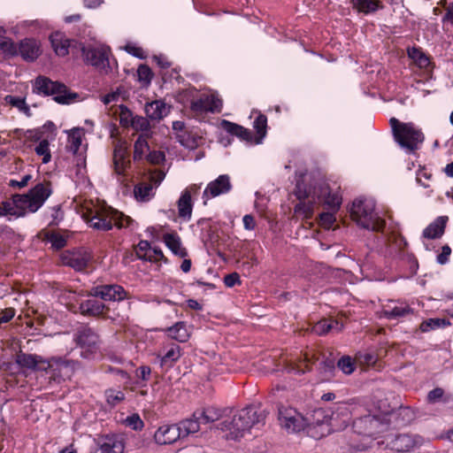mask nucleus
Wrapping results in <instances>:
<instances>
[{
	"label": "nucleus",
	"instance_id": "50",
	"mask_svg": "<svg viewBox=\"0 0 453 453\" xmlns=\"http://www.w3.org/2000/svg\"><path fill=\"white\" fill-rule=\"evenodd\" d=\"M36 154L38 156H42V163L47 164L51 159V154L50 150V143L48 140L43 139L42 140L39 144L35 149Z\"/></svg>",
	"mask_w": 453,
	"mask_h": 453
},
{
	"label": "nucleus",
	"instance_id": "43",
	"mask_svg": "<svg viewBox=\"0 0 453 453\" xmlns=\"http://www.w3.org/2000/svg\"><path fill=\"white\" fill-rule=\"evenodd\" d=\"M318 359L314 356H310L309 353L303 355V359H299L298 362L292 368L296 373L303 374L311 370V366L315 364Z\"/></svg>",
	"mask_w": 453,
	"mask_h": 453
},
{
	"label": "nucleus",
	"instance_id": "37",
	"mask_svg": "<svg viewBox=\"0 0 453 453\" xmlns=\"http://www.w3.org/2000/svg\"><path fill=\"white\" fill-rule=\"evenodd\" d=\"M306 418L309 421L307 427L322 426L324 425L331 426L330 413L323 408L315 409L311 417Z\"/></svg>",
	"mask_w": 453,
	"mask_h": 453
},
{
	"label": "nucleus",
	"instance_id": "33",
	"mask_svg": "<svg viewBox=\"0 0 453 453\" xmlns=\"http://www.w3.org/2000/svg\"><path fill=\"white\" fill-rule=\"evenodd\" d=\"M168 336L179 342H186L190 337V332L186 322L179 321L165 330Z\"/></svg>",
	"mask_w": 453,
	"mask_h": 453
},
{
	"label": "nucleus",
	"instance_id": "48",
	"mask_svg": "<svg viewBox=\"0 0 453 453\" xmlns=\"http://www.w3.org/2000/svg\"><path fill=\"white\" fill-rule=\"evenodd\" d=\"M106 402L111 406H116L125 400V394L121 390L114 388L106 389L104 392Z\"/></svg>",
	"mask_w": 453,
	"mask_h": 453
},
{
	"label": "nucleus",
	"instance_id": "5",
	"mask_svg": "<svg viewBox=\"0 0 453 453\" xmlns=\"http://www.w3.org/2000/svg\"><path fill=\"white\" fill-rule=\"evenodd\" d=\"M32 91L43 96H53V100L59 104H70L79 95L72 92L64 83L52 81L49 77L39 75L33 81Z\"/></svg>",
	"mask_w": 453,
	"mask_h": 453
},
{
	"label": "nucleus",
	"instance_id": "38",
	"mask_svg": "<svg viewBox=\"0 0 453 453\" xmlns=\"http://www.w3.org/2000/svg\"><path fill=\"white\" fill-rule=\"evenodd\" d=\"M342 326L343 325L340 324L337 319H323L314 325L312 331L319 335H324L329 333L332 329L341 331Z\"/></svg>",
	"mask_w": 453,
	"mask_h": 453
},
{
	"label": "nucleus",
	"instance_id": "1",
	"mask_svg": "<svg viewBox=\"0 0 453 453\" xmlns=\"http://www.w3.org/2000/svg\"><path fill=\"white\" fill-rule=\"evenodd\" d=\"M82 218L90 227L104 232L112 229L113 226L127 227L133 221L130 217L110 206L97 205L86 208Z\"/></svg>",
	"mask_w": 453,
	"mask_h": 453
},
{
	"label": "nucleus",
	"instance_id": "36",
	"mask_svg": "<svg viewBox=\"0 0 453 453\" xmlns=\"http://www.w3.org/2000/svg\"><path fill=\"white\" fill-rule=\"evenodd\" d=\"M415 441L410 434H403L395 436L391 441V449L397 452H408L415 446Z\"/></svg>",
	"mask_w": 453,
	"mask_h": 453
},
{
	"label": "nucleus",
	"instance_id": "49",
	"mask_svg": "<svg viewBox=\"0 0 453 453\" xmlns=\"http://www.w3.org/2000/svg\"><path fill=\"white\" fill-rule=\"evenodd\" d=\"M46 240L50 242L52 248L56 250H59L66 245L65 237L56 232L48 233Z\"/></svg>",
	"mask_w": 453,
	"mask_h": 453
},
{
	"label": "nucleus",
	"instance_id": "10",
	"mask_svg": "<svg viewBox=\"0 0 453 453\" xmlns=\"http://www.w3.org/2000/svg\"><path fill=\"white\" fill-rule=\"evenodd\" d=\"M77 346L81 349V356L86 359L94 358L101 345L100 335L95 328L88 325L79 326L73 335Z\"/></svg>",
	"mask_w": 453,
	"mask_h": 453
},
{
	"label": "nucleus",
	"instance_id": "52",
	"mask_svg": "<svg viewBox=\"0 0 453 453\" xmlns=\"http://www.w3.org/2000/svg\"><path fill=\"white\" fill-rule=\"evenodd\" d=\"M138 80L143 82L144 85H149L153 78V73L149 65L142 64L137 69Z\"/></svg>",
	"mask_w": 453,
	"mask_h": 453
},
{
	"label": "nucleus",
	"instance_id": "35",
	"mask_svg": "<svg viewBox=\"0 0 453 453\" xmlns=\"http://www.w3.org/2000/svg\"><path fill=\"white\" fill-rule=\"evenodd\" d=\"M147 118L151 120H160L167 115L165 104L161 100H155L145 105Z\"/></svg>",
	"mask_w": 453,
	"mask_h": 453
},
{
	"label": "nucleus",
	"instance_id": "19",
	"mask_svg": "<svg viewBox=\"0 0 453 453\" xmlns=\"http://www.w3.org/2000/svg\"><path fill=\"white\" fill-rule=\"evenodd\" d=\"M126 142L119 140L114 144L113 169L116 174L125 176L127 169L131 167Z\"/></svg>",
	"mask_w": 453,
	"mask_h": 453
},
{
	"label": "nucleus",
	"instance_id": "53",
	"mask_svg": "<svg viewBox=\"0 0 453 453\" xmlns=\"http://www.w3.org/2000/svg\"><path fill=\"white\" fill-rule=\"evenodd\" d=\"M337 365L339 369L342 370L345 374H351L356 368L354 360L349 356L341 357L337 363Z\"/></svg>",
	"mask_w": 453,
	"mask_h": 453
},
{
	"label": "nucleus",
	"instance_id": "15",
	"mask_svg": "<svg viewBox=\"0 0 453 453\" xmlns=\"http://www.w3.org/2000/svg\"><path fill=\"white\" fill-rule=\"evenodd\" d=\"M222 106L223 102L217 94H203L190 103V110L196 115L220 112Z\"/></svg>",
	"mask_w": 453,
	"mask_h": 453
},
{
	"label": "nucleus",
	"instance_id": "51",
	"mask_svg": "<svg viewBox=\"0 0 453 453\" xmlns=\"http://www.w3.org/2000/svg\"><path fill=\"white\" fill-rule=\"evenodd\" d=\"M443 30H449L453 27V3L444 5V14L441 18Z\"/></svg>",
	"mask_w": 453,
	"mask_h": 453
},
{
	"label": "nucleus",
	"instance_id": "16",
	"mask_svg": "<svg viewBox=\"0 0 453 453\" xmlns=\"http://www.w3.org/2000/svg\"><path fill=\"white\" fill-rule=\"evenodd\" d=\"M88 296L100 297L104 301H123L127 298L128 293L118 284L97 285L88 292Z\"/></svg>",
	"mask_w": 453,
	"mask_h": 453
},
{
	"label": "nucleus",
	"instance_id": "25",
	"mask_svg": "<svg viewBox=\"0 0 453 453\" xmlns=\"http://www.w3.org/2000/svg\"><path fill=\"white\" fill-rule=\"evenodd\" d=\"M181 348L172 343L163 355H158L157 359L163 372H168L181 357Z\"/></svg>",
	"mask_w": 453,
	"mask_h": 453
},
{
	"label": "nucleus",
	"instance_id": "46",
	"mask_svg": "<svg viewBox=\"0 0 453 453\" xmlns=\"http://www.w3.org/2000/svg\"><path fill=\"white\" fill-rule=\"evenodd\" d=\"M151 375V369L148 365H142L135 370L136 380L134 384L140 388L146 387V383L150 380Z\"/></svg>",
	"mask_w": 453,
	"mask_h": 453
},
{
	"label": "nucleus",
	"instance_id": "22",
	"mask_svg": "<svg viewBox=\"0 0 453 453\" xmlns=\"http://www.w3.org/2000/svg\"><path fill=\"white\" fill-rule=\"evenodd\" d=\"M81 313L87 317H106L110 309L102 301L89 298L82 301L79 305Z\"/></svg>",
	"mask_w": 453,
	"mask_h": 453
},
{
	"label": "nucleus",
	"instance_id": "28",
	"mask_svg": "<svg viewBox=\"0 0 453 453\" xmlns=\"http://www.w3.org/2000/svg\"><path fill=\"white\" fill-rule=\"evenodd\" d=\"M221 127L226 132H227L231 135L240 138L242 141H253L252 132L241 125L231 122L229 120L223 119L221 121Z\"/></svg>",
	"mask_w": 453,
	"mask_h": 453
},
{
	"label": "nucleus",
	"instance_id": "21",
	"mask_svg": "<svg viewBox=\"0 0 453 453\" xmlns=\"http://www.w3.org/2000/svg\"><path fill=\"white\" fill-rule=\"evenodd\" d=\"M201 188L200 185L192 184L186 188L180 195L178 200V211L179 216L184 219H189L192 214V194H198Z\"/></svg>",
	"mask_w": 453,
	"mask_h": 453
},
{
	"label": "nucleus",
	"instance_id": "27",
	"mask_svg": "<svg viewBox=\"0 0 453 453\" xmlns=\"http://www.w3.org/2000/svg\"><path fill=\"white\" fill-rule=\"evenodd\" d=\"M163 242L165 246L177 257H188V250L182 246L181 239L176 232L165 233L163 234Z\"/></svg>",
	"mask_w": 453,
	"mask_h": 453
},
{
	"label": "nucleus",
	"instance_id": "34",
	"mask_svg": "<svg viewBox=\"0 0 453 453\" xmlns=\"http://www.w3.org/2000/svg\"><path fill=\"white\" fill-rule=\"evenodd\" d=\"M350 4L358 12L365 15L374 13L384 7L380 0H350Z\"/></svg>",
	"mask_w": 453,
	"mask_h": 453
},
{
	"label": "nucleus",
	"instance_id": "59",
	"mask_svg": "<svg viewBox=\"0 0 453 453\" xmlns=\"http://www.w3.org/2000/svg\"><path fill=\"white\" fill-rule=\"evenodd\" d=\"M125 424L135 431L142 430L144 426L143 421L141 419L137 413H134L127 417L125 419Z\"/></svg>",
	"mask_w": 453,
	"mask_h": 453
},
{
	"label": "nucleus",
	"instance_id": "42",
	"mask_svg": "<svg viewBox=\"0 0 453 453\" xmlns=\"http://www.w3.org/2000/svg\"><path fill=\"white\" fill-rule=\"evenodd\" d=\"M149 150L148 135H139L134 145V160H142Z\"/></svg>",
	"mask_w": 453,
	"mask_h": 453
},
{
	"label": "nucleus",
	"instance_id": "4",
	"mask_svg": "<svg viewBox=\"0 0 453 453\" xmlns=\"http://www.w3.org/2000/svg\"><path fill=\"white\" fill-rule=\"evenodd\" d=\"M389 124L394 141L408 155L417 156L425 142L422 130L412 122H401L391 118Z\"/></svg>",
	"mask_w": 453,
	"mask_h": 453
},
{
	"label": "nucleus",
	"instance_id": "12",
	"mask_svg": "<svg viewBox=\"0 0 453 453\" xmlns=\"http://www.w3.org/2000/svg\"><path fill=\"white\" fill-rule=\"evenodd\" d=\"M165 173L160 170L150 172L147 180L137 183L134 188V197L140 202H148L155 196V189L165 179Z\"/></svg>",
	"mask_w": 453,
	"mask_h": 453
},
{
	"label": "nucleus",
	"instance_id": "63",
	"mask_svg": "<svg viewBox=\"0 0 453 453\" xmlns=\"http://www.w3.org/2000/svg\"><path fill=\"white\" fill-rule=\"evenodd\" d=\"M224 283L228 288H233L236 284H241L240 275L237 273H233L224 277Z\"/></svg>",
	"mask_w": 453,
	"mask_h": 453
},
{
	"label": "nucleus",
	"instance_id": "6",
	"mask_svg": "<svg viewBox=\"0 0 453 453\" xmlns=\"http://www.w3.org/2000/svg\"><path fill=\"white\" fill-rule=\"evenodd\" d=\"M351 219L361 227L383 232L386 222L374 212V203L366 199H356L350 208Z\"/></svg>",
	"mask_w": 453,
	"mask_h": 453
},
{
	"label": "nucleus",
	"instance_id": "31",
	"mask_svg": "<svg viewBox=\"0 0 453 453\" xmlns=\"http://www.w3.org/2000/svg\"><path fill=\"white\" fill-rule=\"evenodd\" d=\"M408 56L413 60L418 68L426 72L433 69V63L430 58L422 50L421 48L412 47L408 49Z\"/></svg>",
	"mask_w": 453,
	"mask_h": 453
},
{
	"label": "nucleus",
	"instance_id": "18",
	"mask_svg": "<svg viewBox=\"0 0 453 453\" xmlns=\"http://www.w3.org/2000/svg\"><path fill=\"white\" fill-rule=\"evenodd\" d=\"M232 189L230 177L227 174H221L216 180L209 182L203 190V200L205 205L211 198L228 193Z\"/></svg>",
	"mask_w": 453,
	"mask_h": 453
},
{
	"label": "nucleus",
	"instance_id": "17",
	"mask_svg": "<svg viewBox=\"0 0 453 453\" xmlns=\"http://www.w3.org/2000/svg\"><path fill=\"white\" fill-rule=\"evenodd\" d=\"M61 263L73 268L76 272L85 271L90 261L91 256L83 250H65L60 255Z\"/></svg>",
	"mask_w": 453,
	"mask_h": 453
},
{
	"label": "nucleus",
	"instance_id": "24",
	"mask_svg": "<svg viewBox=\"0 0 453 453\" xmlns=\"http://www.w3.org/2000/svg\"><path fill=\"white\" fill-rule=\"evenodd\" d=\"M40 43L33 38H25L18 45V55L27 62H34L41 55Z\"/></svg>",
	"mask_w": 453,
	"mask_h": 453
},
{
	"label": "nucleus",
	"instance_id": "8",
	"mask_svg": "<svg viewBox=\"0 0 453 453\" xmlns=\"http://www.w3.org/2000/svg\"><path fill=\"white\" fill-rule=\"evenodd\" d=\"M52 194L51 182L43 180L26 194H15L18 203L23 204L27 212H36Z\"/></svg>",
	"mask_w": 453,
	"mask_h": 453
},
{
	"label": "nucleus",
	"instance_id": "57",
	"mask_svg": "<svg viewBox=\"0 0 453 453\" xmlns=\"http://www.w3.org/2000/svg\"><path fill=\"white\" fill-rule=\"evenodd\" d=\"M122 445L116 442H104L94 453H121Z\"/></svg>",
	"mask_w": 453,
	"mask_h": 453
},
{
	"label": "nucleus",
	"instance_id": "26",
	"mask_svg": "<svg viewBox=\"0 0 453 453\" xmlns=\"http://www.w3.org/2000/svg\"><path fill=\"white\" fill-rule=\"evenodd\" d=\"M198 224L203 226L201 232V240L205 246L214 248L219 244V235L218 227L210 224L209 219H203L198 221Z\"/></svg>",
	"mask_w": 453,
	"mask_h": 453
},
{
	"label": "nucleus",
	"instance_id": "20",
	"mask_svg": "<svg viewBox=\"0 0 453 453\" xmlns=\"http://www.w3.org/2000/svg\"><path fill=\"white\" fill-rule=\"evenodd\" d=\"M222 417V411L220 409L214 406H207L196 410L190 418H187L188 421L195 422L198 430L200 429L201 424H209L219 420Z\"/></svg>",
	"mask_w": 453,
	"mask_h": 453
},
{
	"label": "nucleus",
	"instance_id": "39",
	"mask_svg": "<svg viewBox=\"0 0 453 453\" xmlns=\"http://www.w3.org/2000/svg\"><path fill=\"white\" fill-rule=\"evenodd\" d=\"M300 202L296 204L294 211L298 216H303L306 219H310L313 216L314 205L318 202H313L312 197H305L299 200Z\"/></svg>",
	"mask_w": 453,
	"mask_h": 453
},
{
	"label": "nucleus",
	"instance_id": "45",
	"mask_svg": "<svg viewBox=\"0 0 453 453\" xmlns=\"http://www.w3.org/2000/svg\"><path fill=\"white\" fill-rule=\"evenodd\" d=\"M139 258L153 263L159 261H163L164 263L168 262V259L165 257L162 250L158 247H150V251L145 252L143 255L139 253Z\"/></svg>",
	"mask_w": 453,
	"mask_h": 453
},
{
	"label": "nucleus",
	"instance_id": "30",
	"mask_svg": "<svg viewBox=\"0 0 453 453\" xmlns=\"http://www.w3.org/2000/svg\"><path fill=\"white\" fill-rule=\"evenodd\" d=\"M27 211L23 204L18 203L15 195L12 196V201L6 200L0 203V217L1 216H15L17 218L24 217Z\"/></svg>",
	"mask_w": 453,
	"mask_h": 453
},
{
	"label": "nucleus",
	"instance_id": "47",
	"mask_svg": "<svg viewBox=\"0 0 453 453\" xmlns=\"http://www.w3.org/2000/svg\"><path fill=\"white\" fill-rule=\"evenodd\" d=\"M0 50L7 57L18 56V45L7 37L0 39Z\"/></svg>",
	"mask_w": 453,
	"mask_h": 453
},
{
	"label": "nucleus",
	"instance_id": "55",
	"mask_svg": "<svg viewBox=\"0 0 453 453\" xmlns=\"http://www.w3.org/2000/svg\"><path fill=\"white\" fill-rule=\"evenodd\" d=\"M336 212L337 211H330L320 213L319 214L320 225L323 227L327 228V229L331 228L336 220V218H335Z\"/></svg>",
	"mask_w": 453,
	"mask_h": 453
},
{
	"label": "nucleus",
	"instance_id": "64",
	"mask_svg": "<svg viewBox=\"0 0 453 453\" xmlns=\"http://www.w3.org/2000/svg\"><path fill=\"white\" fill-rule=\"evenodd\" d=\"M15 313H16L15 309L12 308V307L1 310L0 323L3 324V323L9 322L15 316Z\"/></svg>",
	"mask_w": 453,
	"mask_h": 453
},
{
	"label": "nucleus",
	"instance_id": "13",
	"mask_svg": "<svg viewBox=\"0 0 453 453\" xmlns=\"http://www.w3.org/2000/svg\"><path fill=\"white\" fill-rule=\"evenodd\" d=\"M279 421L281 427L288 433L300 432L306 428L309 424L307 418L291 407H280L279 409Z\"/></svg>",
	"mask_w": 453,
	"mask_h": 453
},
{
	"label": "nucleus",
	"instance_id": "56",
	"mask_svg": "<svg viewBox=\"0 0 453 453\" xmlns=\"http://www.w3.org/2000/svg\"><path fill=\"white\" fill-rule=\"evenodd\" d=\"M131 127L136 131H149L150 124L147 118L142 116H134L132 120Z\"/></svg>",
	"mask_w": 453,
	"mask_h": 453
},
{
	"label": "nucleus",
	"instance_id": "29",
	"mask_svg": "<svg viewBox=\"0 0 453 453\" xmlns=\"http://www.w3.org/2000/svg\"><path fill=\"white\" fill-rule=\"evenodd\" d=\"M448 219L447 216L438 217L424 229L423 236L427 239L440 238L444 234Z\"/></svg>",
	"mask_w": 453,
	"mask_h": 453
},
{
	"label": "nucleus",
	"instance_id": "32",
	"mask_svg": "<svg viewBox=\"0 0 453 453\" xmlns=\"http://www.w3.org/2000/svg\"><path fill=\"white\" fill-rule=\"evenodd\" d=\"M50 41L55 53L59 57H65L69 54L71 41L63 34L56 32L50 35Z\"/></svg>",
	"mask_w": 453,
	"mask_h": 453
},
{
	"label": "nucleus",
	"instance_id": "54",
	"mask_svg": "<svg viewBox=\"0 0 453 453\" xmlns=\"http://www.w3.org/2000/svg\"><path fill=\"white\" fill-rule=\"evenodd\" d=\"M422 179H425L427 181L432 180L433 179V173L432 172L426 168V166H420L419 169L417 172L416 174V180L418 183H419L424 188H429L430 185L427 182H425L422 180Z\"/></svg>",
	"mask_w": 453,
	"mask_h": 453
},
{
	"label": "nucleus",
	"instance_id": "2",
	"mask_svg": "<svg viewBox=\"0 0 453 453\" xmlns=\"http://www.w3.org/2000/svg\"><path fill=\"white\" fill-rule=\"evenodd\" d=\"M266 413L260 408L250 405L239 411L230 421L225 420L219 424V429L228 431L226 439L236 440L244 435L255 426L265 425Z\"/></svg>",
	"mask_w": 453,
	"mask_h": 453
},
{
	"label": "nucleus",
	"instance_id": "58",
	"mask_svg": "<svg viewBox=\"0 0 453 453\" xmlns=\"http://www.w3.org/2000/svg\"><path fill=\"white\" fill-rule=\"evenodd\" d=\"M442 324H444L443 319H429L427 320L423 321L420 324V330L422 332H429L430 330H434L439 328Z\"/></svg>",
	"mask_w": 453,
	"mask_h": 453
},
{
	"label": "nucleus",
	"instance_id": "3",
	"mask_svg": "<svg viewBox=\"0 0 453 453\" xmlns=\"http://www.w3.org/2000/svg\"><path fill=\"white\" fill-rule=\"evenodd\" d=\"M294 194L298 200L312 197L313 202L323 203L333 211H338L342 204V196L339 192H332L326 184L317 186L311 180L308 181L304 175L297 179Z\"/></svg>",
	"mask_w": 453,
	"mask_h": 453
},
{
	"label": "nucleus",
	"instance_id": "7",
	"mask_svg": "<svg viewBox=\"0 0 453 453\" xmlns=\"http://www.w3.org/2000/svg\"><path fill=\"white\" fill-rule=\"evenodd\" d=\"M16 364L21 368L52 372V376H60V370L68 366V361L61 357L44 359L35 354H27L19 350L15 356Z\"/></svg>",
	"mask_w": 453,
	"mask_h": 453
},
{
	"label": "nucleus",
	"instance_id": "60",
	"mask_svg": "<svg viewBox=\"0 0 453 453\" xmlns=\"http://www.w3.org/2000/svg\"><path fill=\"white\" fill-rule=\"evenodd\" d=\"M134 118L132 111L127 106H120L119 122L123 127L131 126Z\"/></svg>",
	"mask_w": 453,
	"mask_h": 453
},
{
	"label": "nucleus",
	"instance_id": "62",
	"mask_svg": "<svg viewBox=\"0 0 453 453\" xmlns=\"http://www.w3.org/2000/svg\"><path fill=\"white\" fill-rule=\"evenodd\" d=\"M32 175L26 174L22 177L21 180H10L8 185L13 188H23L28 185L31 180Z\"/></svg>",
	"mask_w": 453,
	"mask_h": 453
},
{
	"label": "nucleus",
	"instance_id": "14",
	"mask_svg": "<svg viewBox=\"0 0 453 453\" xmlns=\"http://www.w3.org/2000/svg\"><path fill=\"white\" fill-rule=\"evenodd\" d=\"M384 424L374 415L367 414L354 419L353 431L363 436L373 437L384 431Z\"/></svg>",
	"mask_w": 453,
	"mask_h": 453
},
{
	"label": "nucleus",
	"instance_id": "11",
	"mask_svg": "<svg viewBox=\"0 0 453 453\" xmlns=\"http://www.w3.org/2000/svg\"><path fill=\"white\" fill-rule=\"evenodd\" d=\"M82 55L87 64L91 65L101 73L108 74L112 72L113 65L110 60L109 47H83Z\"/></svg>",
	"mask_w": 453,
	"mask_h": 453
},
{
	"label": "nucleus",
	"instance_id": "41",
	"mask_svg": "<svg viewBox=\"0 0 453 453\" xmlns=\"http://www.w3.org/2000/svg\"><path fill=\"white\" fill-rule=\"evenodd\" d=\"M411 312V309L407 304L395 305L394 307L388 305L383 310L384 316L388 319L402 318L410 314Z\"/></svg>",
	"mask_w": 453,
	"mask_h": 453
},
{
	"label": "nucleus",
	"instance_id": "61",
	"mask_svg": "<svg viewBox=\"0 0 453 453\" xmlns=\"http://www.w3.org/2000/svg\"><path fill=\"white\" fill-rule=\"evenodd\" d=\"M146 158L150 164L158 165L165 160V154L158 150L149 151Z\"/></svg>",
	"mask_w": 453,
	"mask_h": 453
},
{
	"label": "nucleus",
	"instance_id": "9",
	"mask_svg": "<svg viewBox=\"0 0 453 453\" xmlns=\"http://www.w3.org/2000/svg\"><path fill=\"white\" fill-rule=\"evenodd\" d=\"M198 432L197 425L193 421L182 420L179 424L163 425L154 434L155 441L160 445L172 444L178 439Z\"/></svg>",
	"mask_w": 453,
	"mask_h": 453
},
{
	"label": "nucleus",
	"instance_id": "23",
	"mask_svg": "<svg viewBox=\"0 0 453 453\" xmlns=\"http://www.w3.org/2000/svg\"><path fill=\"white\" fill-rule=\"evenodd\" d=\"M351 405L348 403H337L330 411L331 426L340 425L347 426L351 419Z\"/></svg>",
	"mask_w": 453,
	"mask_h": 453
},
{
	"label": "nucleus",
	"instance_id": "40",
	"mask_svg": "<svg viewBox=\"0 0 453 453\" xmlns=\"http://www.w3.org/2000/svg\"><path fill=\"white\" fill-rule=\"evenodd\" d=\"M253 127L257 132L254 142L259 144L267 133V117L265 114L259 113L253 122Z\"/></svg>",
	"mask_w": 453,
	"mask_h": 453
},
{
	"label": "nucleus",
	"instance_id": "44",
	"mask_svg": "<svg viewBox=\"0 0 453 453\" xmlns=\"http://www.w3.org/2000/svg\"><path fill=\"white\" fill-rule=\"evenodd\" d=\"M5 101L12 107L17 108L26 116L30 117L32 115L30 107L27 104L26 99L24 97L6 96Z\"/></svg>",
	"mask_w": 453,
	"mask_h": 453
}]
</instances>
